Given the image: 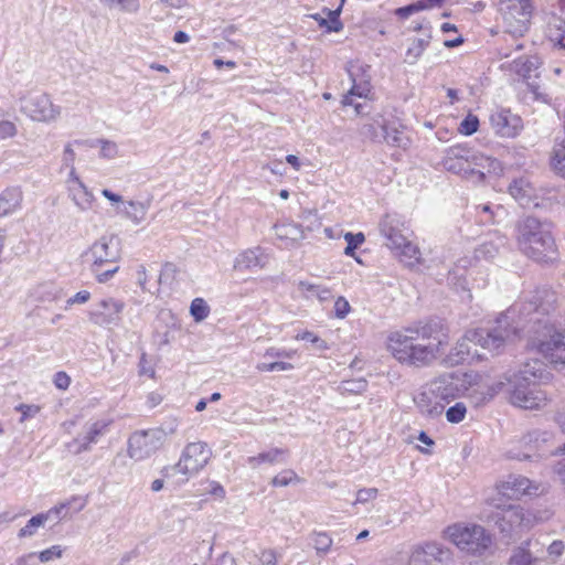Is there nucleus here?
Wrapping results in <instances>:
<instances>
[{
    "mask_svg": "<svg viewBox=\"0 0 565 565\" xmlns=\"http://www.w3.org/2000/svg\"><path fill=\"white\" fill-rule=\"evenodd\" d=\"M510 339V333L507 332L504 337L491 334L482 329H473L467 331L454 347L443 353L439 362L446 365H458L466 362L478 361L483 358L479 352L478 347L482 350L495 351L503 342Z\"/></svg>",
    "mask_w": 565,
    "mask_h": 565,
    "instance_id": "nucleus-1",
    "label": "nucleus"
},
{
    "mask_svg": "<svg viewBox=\"0 0 565 565\" xmlns=\"http://www.w3.org/2000/svg\"><path fill=\"white\" fill-rule=\"evenodd\" d=\"M418 339L426 342H415L404 366L423 369L439 362L448 345L446 330L438 326H422Z\"/></svg>",
    "mask_w": 565,
    "mask_h": 565,
    "instance_id": "nucleus-2",
    "label": "nucleus"
},
{
    "mask_svg": "<svg viewBox=\"0 0 565 565\" xmlns=\"http://www.w3.org/2000/svg\"><path fill=\"white\" fill-rule=\"evenodd\" d=\"M15 102L20 114L31 122L52 125L61 119L62 107L46 93L29 90L20 94Z\"/></svg>",
    "mask_w": 565,
    "mask_h": 565,
    "instance_id": "nucleus-3",
    "label": "nucleus"
},
{
    "mask_svg": "<svg viewBox=\"0 0 565 565\" xmlns=\"http://www.w3.org/2000/svg\"><path fill=\"white\" fill-rule=\"evenodd\" d=\"M519 245L525 254L539 262L552 260L556 254L551 233L535 220H527L520 227Z\"/></svg>",
    "mask_w": 565,
    "mask_h": 565,
    "instance_id": "nucleus-4",
    "label": "nucleus"
},
{
    "mask_svg": "<svg viewBox=\"0 0 565 565\" xmlns=\"http://www.w3.org/2000/svg\"><path fill=\"white\" fill-rule=\"evenodd\" d=\"M445 537L459 550L480 555L492 545V537L477 524H454L445 530Z\"/></svg>",
    "mask_w": 565,
    "mask_h": 565,
    "instance_id": "nucleus-5",
    "label": "nucleus"
},
{
    "mask_svg": "<svg viewBox=\"0 0 565 565\" xmlns=\"http://www.w3.org/2000/svg\"><path fill=\"white\" fill-rule=\"evenodd\" d=\"M84 255L94 271L117 264L121 259L120 239L115 234H104L89 245Z\"/></svg>",
    "mask_w": 565,
    "mask_h": 565,
    "instance_id": "nucleus-6",
    "label": "nucleus"
},
{
    "mask_svg": "<svg viewBox=\"0 0 565 565\" xmlns=\"http://www.w3.org/2000/svg\"><path fill=\"white\" fill-rule=\"evenodd\" d=\"M499 509L500 512L493 518L492 522L505 536H519L535 523V518L521 507L510 505L508 508L500 507Z\"/></svg>",
    "mask_w": 565,
    "mask_h": 565,
    "instance_id": "nucleus-7",
    "label": "nucleus"
},
{
    "mask_svg": "<svg viewBox=\"0 0 565 565\" xmlns=\"http://www.w3.org/2000/svg\"><path fill=\"white\" fill-rule=\"evenodd\" d=\"M504 22L510 33L523 35L534 13L532 0H500Z\"/></svg>",
    "mask_w": 565,
    "mask_h": 565,
    "instance_id": "nucleus-8",
    "label": "nucleus"
},
{
    "mask_svg": "<svg viewBox=\"0 0 565 565\" xmlns=\"http://www.w3.org/2000/svg\"><path fill=\"white\" fill-rule=\"evenodd\" d=\"M347 72L351 81V87L341 103L351 104V96H358V98L365 100L371 99L373 92L371 66L360 60H354L348 63Z\"/></svg>",
    "mask_w": 565,
    "mask_h": 565,
    "instance_id": "nucleus-9",
    "label": "nucleus"
},
{
    "mask_svg": "<svg viewBox=\"0 0 565 565\" xmlns=\"http://www.w3.org/2000/svg\"><path fill=\"white\" fill-rule=\"evenodd\" d=\"M422 327L405 328L392 331L385 340V349L399 364L405 365L415 342L418 340Z\"/></svg>",
    "mask_w": 565,
    "mask_h": 565,
    "instance_id": "nucleus-10",
    "label": "nucleus"
},
{
    "mask_svg": "<svg viewBox=\"0 0 565 565\" xmlns=\"http://www.w3.org/2000/svg\"><path fill=\"white\" fill-rule=\"evenodd\" d=\"M475 150L476 149L462 143L446 148L440 160L443 170L467 181Z\"/></svg>",
    "mask_w": 565,
    "mask_h": 565,
    "instance_id": "nucleus-11",
    "label": "nucleus"
},
{
    "mask_svg": "<svg viewBox=\"0 0 565 565\" xmlns=\"http://www.w3.org/2000/svg\"><path fill=\"white\" fill-rule=\"evenodd\" d=\"M212 451L207 444L195 441L186 445L177 463V470L186 477L199 473L210 461Z\"/></svg>",
    "mask_w": 565,
    "mask_h": 565,
    "instance_id": "nucleus-12",
    "label": "nucleus"
},
{
    "mask_svg": "<svg viewBox=\"0 0 565 565\" xmlns=\"http://www.w3.org/2000/svg\"><path fill=\"white\" fill-rule=\"evenodd\" d=\"M537 490L539 488L525 477H509L497 486L495 494L490 498V502L493 507L500 508L502 498L520 500L535 494Z\"/></svg>",
    "mask_w": 565,
    "mask_h": 565,
    "instance_id": "nucleus-13",
    "label": "nucleus"
},
{
    "mask_svg": "<svg viewBox=\"0 0 565 565\" xmlns=\"http://www.w3.org/2000/svg\"><path fill=\"white\" fill-rule=\"evenodd\" d=\"M502 172L503 167L499 160L479 150H475L467 181L473 184H484L491 179L500 177Z\"/></svg>",
    "mask_w": 565,
    "mask_h": 565,
    "instance_id": "nucleus-14",
    "label": "nucleus"
},
{
    "mask_svg": "<svg viewBox=\"0 0 565 565\" xmlns=\"http://www.w3.org/2000/svg\"><path fill=\"white\" fill-rule=\"evenodd\" d=\"M510 402L521 408L535 409L546 403L545 394L526 379H516L510 392Z\"/></svg>",
    "mask_w": 565,
    "mask_h": 565,
    "instance_id": "nucleus-15",
    "label": "nucleus"
},
{
    "mask_svg": "<svg viewBox=\"0 0 565 565\" xmlns=\"http://www.w3.org/2000/svg\"><path fill=\"white\" fill-rule=\"evenodd\" d=\"M491 129L500 138H515L523 130L521 116L508 108L498 107L489 116Z\"/></svg>",
    "mask_w": 565,
    "mask_h": 565,
    "instance_id": "nucleus-16",
    "label": "nucleus"
},
{
    "mask_svg": "<svg viewBox=\"0 0 565 565\" xmlns=\"http://www.w3.org/2000/svg\"><path fill=\"white\" fill-rule=\"evenodd\" d=\"M381 235L385 238V245L391 252L402 246L412 238V231L406 222L394 214H386L380 222Z\"/></svg>",
    "mask_w": 565,
    "mask_h": 565,
    "instance_id": "nucleus-17",
    "label": "nucleus"
},
{
    "mask_svg": "<svg viewBox=\"0 0 565 565\" xmlns=\"http://www.w3.org/2000/svg\"><path fill=\"white\" fill-rule=\"evenodd\" d=\"M125 305L115 298L98 301L89 311V320L97 326L117 324L121 319Z\"/></svg>",
    "mask_w": 565,
    "mask_h": 565,
    "instance_id": "nucleus-18",
    "label": "nucleus"
},
{
    "mask_svg": "<svg viewBox=\"0 0 565 565\" xmlns=\"http://www.w3.org/2000/svg\"><path fill=\"white\" fill-rule=\"evenodd\" d=\"M158 448V437L152 431L135 433L128 441V456L141 461L149 458Z\"/></svg>",
    "mask_w": 565,
    "mask_h": 565,
    "instance_id": "nucleus-19",
    "label": "nucleus"
},
{
    "mask_svg": "<svg viewBox=\"0 0 565 565\" xmlns=\"http://www.w3.org/2000/svg\"><path fill=\"white\" fill-rule=\"evenodd\" d=\"M269 256L266 249L256 246L238 253L233 262V267L241 273L255 271L265 268Z\"/></svg>",
    "mask_w": 565,
    "mask_h": 565,
    "instance_id": "nucleus-20",
    "label": "nucleus"
},
{
    "mask_svg": "<svg viewBox=\"0 0 565 565\" xmlns=\"http://www.w3.org/2000/svg\"><path fill=\"white\" fill-rule=\"evenodd\" d=\"M413 401L420 412L430 416L440 415L445 406L431 381L420 387Z\"/></svg>",
    "mask_w": 565,
    "mask_h": 565,
    "instance_id": "nucleus-21",
    "label": "nucleus"
},
{
    "mask_svg": "<svg viewBox=\"0 0 565 565\" xmlns=\"http://www.w3.org/2000/svg\"><path fill=\"white\" fill-rule=\"evenodd\" d=\"M457 375V385L460 391V397L462 396H472L476 394H487L489 397H492L495 393L502 390V383H499L495 390H492L489 393L483 392V379L480 374L476 372H456Z\"/></svg>",
    "mask_w": 565,
    "mask_h": 565,
    "instance_id": "nucleus-22",
    "label": "nucleus"
},
{
    "mask_svg": "<svg viewBox=\"0 0 565 565\" xmlns=\"http://www.w3.org/2000/svg\"><path fill=\"white\" fill-rule=\"evenodd\" d=\"M369 131L374 141H383L392 146H399L403 141L402 132L396 125L382 117L374 120Z\"/></svg>",
    "mask_w": 565,
    "mask_h": 565,
    "instance_id": "nucleus-23",
    "label": "nucleus"
},
{
    "mask_svg": "<svg viewBox=\"0 0 565 565\" xmlns=\"http://www.w3.org/2000/svg\"><path fill=\"white\" fill-rule=\"evenodd\" d=\"M275 236L285 247H294L306 237L303 227L292 221H281L274 225Z\"/></svg>",
    "mask_w": 565,
    "mask_h": 565,
    "instance_id": "nucleus-24",
    "label": "nucleus"
},
{
    "mask_svg": "<svg viewBox=\"0 0 565 565\" xmlns=\"http://www.w3.org/2000/svg\"><path fill=\"white\" fill-rule=\"evenodd\" d=\"M66 509V505L64 503H61L58 505L53 507L49 511L44 513H38L33 515L18 532V536L20 539H29L34 536L38 531L46 524V522L52 516H58L61 515L64 510Z\"/></svg>",
    "mask_w": 565,
    "mask_h": 565,
    "instance_id": "nucleus-25",
    "label": "nucleus"
},
{
    "mask_svg": "<svg viewBox=\"0 0 565 565\" xmlns=\"http://www.w3.org/2000/svg\"><path fill=\"white\" fill-rule=\"evenodd\" d=\"M431 382L445 404L460 397V391H462V388H459L457 385L456 372L440 375L431 380Z\"/></svg>",
    "mask_w": 565,
    "mask_h": 565,
    "instance_id": "nucleus-26",
    "label": "nucleus"
},
{
    "mask_svg": "<svg viewBox=\"0 0 565 565\" xmlns=\"http://www.w3.org/2000/svg\"><path fill=\"white\" fill-rule=\"evenodd\" d=\"M23 191L19 186H9L0 192V215L9 216L22 207Z\"/></svg>",
    "mask_w": 565,
    "mask_h": 565,
    "instance_id": "nucleus-27",
    "label": "nucleus"
},
{
    "mask_svg": "<svg viewBox=\"0 0 565 565\" xmlns=\"http://www.w3.org/2000/svg\"><path fill=\"white\" fill-rule=\"evenodd\" d=\"M67 198L78 212L85 213L93 209L96 198L86 184L66 190Z\"/></svg>",
    "mask_w": 565,
    "mask_h": 565,
    "instance_id": "nucleus-28",
    "label": "nucleus"
},
{
    "mask_svg": "<svg viewBox=\"0 0 565 565\" xmlns=\"http://www.w3.org/2000/svg\"><path fill=\"white\" fill-rule=\"evenodd\" d=\"M149 203L139 200H127L120 214L132 225L138 226L147 218Z\"/></svg>",
    "mask_w": 565,
    "mask_h": 565,
    "instance_id": "nucleus-29",
    "label": "nucleus"
},
{
    "mask_svg": "<svg viewBox=\"0 0 565 565\" xmlns=\"http://www.w3.org/2000/svg\"><path fill=\"white\" fill-rule=\"evenodd\" d=\"M297 289L306 299H317L320 302H324L331 297V289L328 286L309 280H300Z\"/></svg>",
    "mask_w": 565,
    "mask_h": 565,
    "instance_id": "nucleus-30",
    "label": "nucleus"
},
{
    "mask_svg": "<svg viewBox=\"0 0 565 565\" xmlns=\"http://www.w3.org/2000/svg\"><path fill=\"white\" fill-rule=\"evenodd\" d=\"M542 65V61L537 56H523L510 64L513 72L523 78L536 76V72Z\"/></svg>",
    "mask_w": 565,
    "mask_h": 565,
    "instance_id": "nucleus-31",
    "label": "nucleus"
},
{
    "mask_svg": "<svg viewBox=\"0 0 565 565\" xmlns=\"http://www.w3.org/2000/svg\"><path fill=\"white\" fill-rule=\"evenodd\" d=\"M402 246L396 247L392 253L405 265L415 266L420 263L422 253L418 246L412 241V238L401 244Z\"/></svg>",
    "mask_w": 565,
    "mask_h": 565,
    "instance_id": "nucleus-32",
    "label": "nucleus"
},
{
    "mask_svg": "<svg viewBox=\"0 0 565 565\" xmlns=\"http://www.w3.org/2000/svg\"><path fill=\"white\" fill-rule=\"evenodd\" d=\"M108 423L105 420L92 423L85 434L76 440L78 443L77 451L87 450L106 431Z\"/></svg>",
    "mask_w": 565,
    "mask_h": 565,
    "instance_id": "nucleus-33",
    "label": "nucleus"
},
{
    "mask_svg": "<svg viewBox=\"0 0 565 565\" xmlns=\"http://www.w3.org/2000/svg\"><path fill=\"white\" fill-rule=\"evenodd\" d=\"M323 12L327 14V18L321 13L311 14V18L327 32H340L343 29V24L340 20L341 8L324 10Z\"/></svg>",
    "mask_w": 565,
    "mask_h": 565,
    "instance_id": "nucleus-34",
    "label": "nucleus"
},
{
    "mask_svg": "<svg viewBox=\"0 0 565 565\" xmlns=\"http://www.w3.org/2000/svg\"><path fill=\"white\" fill-rule=\"evenodd\" d=\"M33 295L40 302H57L62 292L61 289L53 282H41L33 289Z\"/></svg>",
    "mask_w": 565,
    "mask_h": 565,
    "instance_id": "nucleus-35",
    "label": "nucleus"
},
{
    "mask_svg": "<svg viewBox=\"0 0 565 565\" xmlns=\"http://www.w3.org/2000/svg\"><path fill=\"white\" fill-rule=\"evenodd\" d=\"M343 238L347 242V247L344 248L343 254L353 258L358 264L363 265L362 258L356 255V249H359L365 243V235L362 232H345L343 234Z\"/></svg>",
    "mask_w": 565,
    "mask_h": 565,
    "instance_id": "nucleus-36",
    "label": "nucleus"
},
{
    "mask_svg": "<svg viewBox=\"0 0 565 565\" xmlns=\"http://www.w3.org/2000/svg\"><path fill=\"white\" fill-rule=\"evenodd\" d=\"M296 341L308 342L318 352H326L330 350V344L327 340L322 339L318 333L303 329L295 335Z\"/></svg>",
    "mask_w": 565,
    "mask_h": 565,
    "instance_id": "nucleus-37",
    "label": "nucleus"
},
{
    "mask_svg": "<svg viewBox=\"0 0 565 565\" xmlns=\"http://www.w3.org/2000/svg\"><path fill=\"white\" fill-rule=\"evenodd\" d=\"M284 457V451L281 449L275 448L268 451H264L257 454L255 456L248 457L247 463L250 468H258L264 463H276Z\"/></svg>",
    "mask_w": 565,
    "mask_h": 565,
    "instance_id": "nucleus-38",
    "label": "nucleus"
},
{
    "mask_svg": "<svg viewBox=\"0 0 565 565\" xmlns=\"http://www.w3.org/2000/svg\"><path fill=\"white\" fill-rule=\"evenodd\" d=\"M367 381L364 377L351 379L342 381L338 391L342 395H360L367 390Z\"/></svg>",
    "mask_w": 565,
    "mask_h": 565,
    "instance_id": "nucleus-39",
    "label": "nucleus"
},
{
    "mask_svg": "<svg viewBox=\"0 0 565 565\" xmlns=\"http://www.w3.org/2000/svg\"><path fill=\"white\" fill-rule=\"evenodd\" d=\"M509 192L515 200L524 202L531 198L533 189L526 179L520 178L511 183Z\"/></svg>",
    "mask_w": 565,
    "mask_h": 565,
    "instance_id": "nucleus-40",
    "label": "nucleus"
},
{
    "mask_svg": "<svg viewBox=\"0 0 565 565\" xmlns=\"http://www.w3.org/2000/svg\"><path fill=\"white\" fill-rule=\"evenodd\" d=\"M190 315L196 323H200L209 318L211 307L207 301L201 297L194 298L190 303Z\"/></svg>",
    "mask_w": 565,
    "mask_h": 565,
    "instance_id": "nucleus-41",
    "label": "nucleus"
},
{
    "mask_svg": "<svg viewBox=\"0 0 565 565\" xmlns=\"http://www.w3.org/2000/svg\"><path fill=\"white\" fill-rule=\"evenodd\" d=\"M100 2L110 10L124 13H136L140 8L139 0H100Z\"/></svg>",
    "mask_w": 565,
    "mask_h": 565,
    "instance_id": "nucleus-42",
    "label": "nucleus"
},
{
    "mask_svg": "<svg viewBox=\"0 0 565 565\" xmlns=\"http://www.w3.org/2000/svg\"><path fill=\"white\" fill-rule=\"evenodd\" d=\"M428 45V42L424 39H415L409 44L408 49L405 52V58L404 62L413 65L415 64L420 56L424 54L426 47Z\"/></svg>",
    "mask_w": 565,
    "mask_h": 565,
    "instance_id": "nucleus-43",
    "label": "nucleus"
},
{
    "mask_svg": "<svg viewBox=\"0 0 565 565\" xmlns=\"http://www.w3.org/2000/svg\"><path fill=\"white\" fill-rule=\"evenodd\" d=\"M553 170L562 177H565V141L557 143L551 158Z\"/></svg>",
    "mask_w": 565,
    "mask_h": 565,
    "instance_id": "nucleus-44",
    "label": "nucleus"
},
{
    "mask_svg": "<svg viewBox=\"0 0 565 565\" xmlns=\"http://www.w3.org/2000/svg\"><path fill=\"white\" fill-rule=\"evenodd\" d=\"M480 120L477 115L468 113L458 126V132L462 136H471L479 130Z\"/></svg>",
    "mask_w": 565,
    "mask_h": 565,
    "instance_id": "nucleus-45",
    "label": "nucleus"
},
{
    "mask_svg": "<svg viewBox=\"0 0 565 565\" xmlns=\"http://www.w3.org/2000/svg\"><path fill=\"white\" fill-rule=\"evenodd\" d=\"M379 495V490L376 488H362L355 492V498L352 503L353 507L358 505H369L373 503Z\"/></svg>",
    "mask_w": 565,
    "mask_h": 565,
    "instance_id": "nucleus-46",
    "label": "nucleus"
},
{
    "mask_svg": "<svg viewBox=\"0 0 565 565\" xmlns=\"http://www.w3.org/2000/svg\"><path fill=\"white\" fill-rule=\"evenodd\" d=\"M352 312V307L344 296H338L333 302V316L339 320L345 319Z\"/></svg>",
    "mask_w": 565,
    "mask_h": 565,
    "instance_id": "nucleus-47",
    "label": "nucleus"
},
{
    "mask_svg": "<svg viewBox=\"0 0 565 565\" xmlns=\"http://www.w3.org/2000/svg\"><path fill=\"white\" fill-rule=\"evenodd\" d=\"M295 369V365L287 361L263 362L257 364L259 372H287Z\"/></svg>",
    "mask_w": 565,
    "mask_h": 565,
    "instance_id": "nucleus-48",
    "label": "nucleus"
},
{
    "mask_svg": "<svg viewBox=\"0 0 565 565\" xmlns=\"http://www.w3.org/2000/svg\"><path fill=\"white\" fill-rule=\"evenodd\" d=\"M64 547L61 545H52L36 554L38 559L41 563H49L54 559H60L63 557L64 554Z\"/></svg>",
    "mask_w": 565,
    "mask_h": 565,
    "instance_id": "nucleus-49",
    "label": "nucleus"
},
{
    "mask_svg": "<svg viewBox=\"0 0 565 565\" xmlns=\"http://www.w3.org/2000/svg\"><path fill=\"white\" fill-rule=\"evenodd\" d=\"M467 415V407L463 403H456L446 412V418L451 424H458L465 419Z\"/></svg>",
    "mask_w": 565,
    "mask_h": 565,
    "instance_id": "nucleus-50",
    "label": "nucleus"
},
{
    "mask_svg": "<svg viewBox=\"0 0 565 565\" xmlns=\"http://www.w3.org/2000/svg\"><path fill=\"white\" fill-rule=\"evenodd\" d=\"M299 477L294 470H282L273 479V486L286 487L299 482Z\"/></svg>",
    "mask_w": 565,
    "mask_h": 565,
    "instance_id": "nucleus-51",
    "label": "nucleus"
},
{
    "mask_svg": "<svg viewBox=\"0 0 565 565\" xmlns=\"http://www.w3.org/2000/svg\"><path fill=\"white\" fill-rule=\"evenodd\" d=\"M119 156V147L116 142L110 140H102L99 145V157L113 160Z\"/></svg>",
    "mask_w": 565,
    "mask_h": 565,
    "instance_id": "nucleus-52",
    "label": "nucleus"
},
{
    "mask_svg": "<svg viewBox=\"0 0 565 565\" xmlns=\"http://www.w3.org/2000/svg\"><path fill=\"white\" fill-rule=\"evenodd\" d=\"M100 193L110 203L114 211L117 214H120L127 200H125L120 194H118L109 189H103Z\"/></svg>",
    "mask_w": 565,
    "mask_h": 565,
    "instance_id": "nucleus-53",
    "label": "nucleus"
},
{
    "mask_svg": "<svg viewBox=\"0 0 565 565\" xmlns=\"http://www.w3.org/2000/svg\"><path fill=\"white\" fill-rule=\"evenodd\" d=\"M15 411L21 414L20 423L34 418L41 412V406L36 404H19Z\"/></svg>",
    "mask_w": 565,
    "mask_h": 565,
    "instance_id": "nucleus-54",
    "label": "nucleus"
},
{
    "mask_svg": "<svg viewBox=\"0 0 565 565\" xmlns=\"http://www.w3.org/2000/svg\"><path fill=\"white\" fill-rule=\"evenodd\" d=\"M18 135V126L10 119L0 118V141L14 138Z\"/></svg>",
    "mask_w": 565,
    "mask_h": 565,
    "instance_id": "nucleus-55",
    "label": "nucleus"
},
{
    "mask_svg": "<svg viewBox=\"0 0 565 565\" xmlns=\"http://www.w3.org/2000/svg\"><path fill=\"white\" fill-rule=\"evenodd\" d=\"M534 558L525 548L516 550L510 558L509 565H532Z\"/></svg>",
    "mask_w": 565,
    "mask_h": 565,
    "instance_id": "nucleus-56",
    "label": "nucleus"
},
{
    "mask_svg": "<svg viewBox=\"0 0 565 565\" xmlns=\"http://www.w3.org/2000/svg\"><path fill=\"white\" fill-rule=\"evenodd\" d=\"M84 181L79 177L76 168L74 166L70 167V171L67 173V178L65 180V189L70 190L76 186L84 185Z\"/></svg>",
    "mask_w": 565,
    "mask_h": 565,
    "instance_id": "nucleus-57",
    "label": "nucleus"
},
{
    "mask_svg": "<svg viewBox=\"0 0 565 565\" xmlns=\"http://www.w3.org/2000/svg\"><path fill=\"white\" fill-rule=\"evenodd\" d=\"M71 382V376L64 371L56 372L53 376V383L60 391L68 390Z\"/></svg>",
    "mask_w": 565,
    "mask_h": 565,
    "instance_id": "nucleus-58",
    "label": "nucleus"
},
{
    "mask_svg": "<svg viewBox=\"0 0 565 565\" xmlns=\"http://www.w3.org/2000/svg\"><path fill=\"white\" fill-rule=\"evenodd\" d=\"M313 543L317 551L327 552L332 544V540L326 533H318L315 535Z\"/></svg>",
    "mask_w": 565,
    "mask_h": 565,
    "instance_id": "nucleus-59",
    "label": "nucleus"
},
{
    "mask_svg": "<svg viewBox=\"0 0 565 565\" xmlns=\"http://www.w3.org/2000/svg\"><path fill=\"white\" fill-rule=\"evenodd\" d=\"M426 8H427V6L424 2L419 1V2L411 4V6L398 8L396 10V14L402 17V18H407L411 14H413V13H415L417 11L424 10Z\"/></svg>",
    "mask_w": 565,
    "mask_h": 565,
    "instance_id": "nucleus-60",
    "label": "nucleus"
},
{
    "mask_svg": "<svg viewBox=\"0 0 565 565\" xmlns=\"http://www.w3.org/2000/svg\"><path fill=\"white\" fill-rule=\"evenodd\" d=\"M92 295L88 290H81L70 297L66 301L67 306L83 305L89 301Z\"/></svg>",
    "mask_w": 565,
    "mask_h": 565,
    "instance_id": "nucleus-61",
    "label": "nucleus"
},
{
    "mask_svg": "<svg viewBox=\"0 0 565 565\" xmlns=\"http://www.w3.org/2000/svg\"><path fill=\"white\" fill-rule=\"evenodd\" d=\"M296 354V350H278L270 348L265 352V358H292Z\"/></svg>",
    "mask_w": 565,
    "mask_h": 565,
    "instance_id": "nucleus-62",
    "label": "nucleus"
},
{
    "mask_svg": "<svg viewBox=\"0 0 565 565\" xmlns=\"http://www.w3.org/2000/svg\"><path fill=\"white\" fill-rule=\"evenodd\" d=\"M418 440L427 447V448H424V447L418 446V450L425 455L431 454L430 448L435 445V443L425 431H420L418 434Z\"/></svg>",
    "mask_w": 565,
    "mask_h": 565,
    "instance_id": "nucleus-63",
    "label": "nucleus"
},
{
    "mask_svg": "<svg viewBox=\"0 0 565 565\" xmlns=\"http://www.w3.org/2000/svg\"><path fill=\"white\" fill-rule=\"evenodd\" d=\"M36 553L30 552L19 556L13 565H35Z\"/></svg>",
    "mask_w": 565,
    "mask_h": 565,
    "instance_id": "nucleus-64",
    "label": "nucleus"
}]
</instances>
